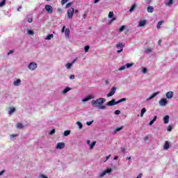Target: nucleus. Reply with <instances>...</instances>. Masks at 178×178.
Wrapping results in <instances>:
<instances>
[{
	"mask_svg": "<svg viewBox=\"0 0 178 178\" xmlns=\"http://www.w3.org/2000/svg\"><path fill=\"white\" fill-rule=\"evenodd\" d=\"M105 102H106V99L105 98H99L96 100H92V106H95V108H98L100 105L105 104Z\"/></svg>",
	"mask_w": 178,
	"mask_h": 178,
	"instance_id": "f257e3e1",
	"label": "nucleus"
},
{
	"mask_svg": "<svg viewBox=\"0 0 178 178\" xmlns=\"http://www.w3.org/2000/svg\"><path fill=\"white\" fill-rule=\"evenodd\" d=\"M112 173V168H108L106 170L99 173V178H102L106 175H111Z\"/></svg>",
	"mask_w": 178,
	"mask_h": 178,
	"instance_id": "f03ea898",
	"label": "nucleus"
},
{
	"mask_svg": "<svg viewBox=\"0 0 178 178\" xmlns=\"http://www.w3.org/2000/svg\"><path fill=\"white\" fill-rule=\"evenodd\" d=\"M115 47L117 48V49H118L117 51L118 54H120V52L123 51V48H124V44L123 43H118L115 44Z\"/></svg>",
	"mask_w": 178,
	"mask_h": 178,
	"instance_id": "7ed1b4c3",
	"label": "nucleus"
},
{
	"mask_svg": "<svg viewBox=\"0 0 178 178\" xmlns=\"http://www.w3.org/2000/svg\"><path fill=\"white\" fill-rule=\"evenodd\" d=\"M38 65L35 62L30 63L28 65V68L29 70L34 71L38 67Z\"/></svg>",
	"mask_w": 178,
	"mask_h": 178,
	"instance_id": "20e7f679",
	"label": "nucleus"
},
{
	"mask_svg": "<svg viewBox=\"0 0 178 178\" xmlns=\"http://www.w3.org/2000/svg\"><path fill=\"white\" fill-rule=\"evenodd\" d=\"M160 106H166L168 105V99L165 98H162L159 102Z\"/></svg>",
	"mask_w": 178,
	"mask_h": 178,
	"instance_id": "39448f33",
	"label": "nucleus"
},
{
	"mask_svg": "<svg viewBox=\"0 0 178 178\" xmlns=\"http://www.w3.org/2000/svg\"><path fill=\"white\" fill-rule=\"evenodd\" d=\"M67 16L69 19H72L73 17V15L74 14V8H71L67 10Z\"/></svg>",
	"mask_w": 178,
	"mask_h": 178,
	"instance_id": "423d86ee",
	"label": "nucleus"
},
{
	"mask_svg": "<svg viewBox=\"0 0 178 178\" xmlns=\"http://www.w3.org/2000/svg\"><path fill=\"white\" fill-rule=\"evenodd\" d=\"M115 92H116V88L113 87L111 88L110 92L107 95V98H109L110 97H113V95H115Z\"/></svg>",
	"mask_w": 178,
	"mask_h": 178,
	"instance_id": "0eeeda50",
	"label": "nucleus"
},
{
	"mask_svg": "<svg viewBox=\"0 0 178 178\" xmlns=\"http://www.w3.org/2000/svg\"><path fill=\"white\" fill-rule=\"evenodd\" d=\"M94 95H89L82 99V102H87V101H90V99H94Z\"/></svg>",
	"mask_w": 178,
	"mask_h": 178,
	"instance_id": "6e6552de",
	"label": "nucleus"
},
{
	"mask_svg": "<svg viewBox=\"0 0 178 178\" xmlns=\"http://www.w3.org/2000/svg\"><path fill=\"white\" fill-rule=\"evenodd\" d=\"M107 106H114V105H118L115 99L106 103Z\"/></svg>",
	"mask_w": 178,
	"mask_h": 178,
	"instance_id": "1a4fd4ad",
	"label": "nucleus"
},
{
	"mask_svg": "<svg viewBox=\"0 0 178 178\" xmlns=\"http://www.w3.org/2000/svg\"><path fill=\"white\" fill-rule=\"evenodd\" d=\"M174 93L172 91H169L165 94V97L168 99H172L173 98Z\"/></svg>",
	"mask_w": 178,
	"mask_h": 178,
	"instance_id": "9d476101",
	"label": "nucleus"
},
{
	"mask_svg": "<svg viewBox=\"0 0 178 178\" xmlns=\"http://www.w3.org/2000/svg\"><path fill=\"white\" fill-rule=\"evenodd\" d=\"M44 9L47 10L48 13H52L53 9L51 5H46Z\"/></svg>",
	"mask_w": 178,
	"mask_h": 178,
	"instance_id": "9b49d317",
	"label": "nucleus"
},
{
	"mask_svg": "<svg viewBox=\"0 0 178 178\" xmlns=\"http://www.w3.org/2000/svg\"><path fill=\"white\" fill-rule=\"evenodd\" d=\"M65 148V143H58L56 145L57 149H63Z\"/></svg>",
	"mask_w": 178,
	"mask_h": 178,
	"instance_id": "f8f14e48",
	"label": "nucleus"
},
{
	"mask_svg": "<svg viewBox=\"0 0 178 178\" xmlns=\"http://www.w3.org/2000/svg\"><path fill=\"white\" fill-rule=\"evenodd\" d=\"M145 24H147V20L143 19V20L139 21L138 26V27H144Z\"/></svg>",
	"mask_w": 178,
	"mask_h": 178,
	"instance_id": "ddd939ff",
	"label": "nucleus"
},
{
	"mask_svg": "<svg viewBox=\"0 0 178 178\" xmlns=\"http://www.w3.org/2000/svg\"><path fill=\"white\" fill-rule=\"evenodd\" d=\"M22 84V80L20 79H17L13 82V86L15 87H19Z\"/></svg>",
	"mask_w": 178,
	"mask_h": 178,
	"instance_id": "4468645a",
	"label": "nucleus"
},
{
	"mask_svg": "<svg viewBox=\"0 0 178 178\" xmlns=\"http://www.w3.org/2000/svg\"><path fill=\"white\" fill-rule=\"evenodd\" d=\"M159 94V92H154L150 97H149L147 99V101H151V99H152L153 98H155V97H156V95H158Z\"/></svg>",
	"mask_w": 178,
	"mask_h": 178,
	"instance_id": "2eb2a0df",
	"label": "nucleus"
},
{
	"mask_svg": "<svg viewBox=\"0 0 178 178\" xmlns=\"http://www.w3.org/2000/svg\"><path fill=\"white\" fill-rule=\"evenodd\" d=\"M169 119H170V116H169V115L164 116V118L163 119V123L165 124H168V123H169Z\"/></svg>",
	"mask_w": 178,
	"mask_h": 178,
	"instance_id": "dca6fc26",
	"label": "nucleus"
},
{
	"mask_svg": "<svg viewBox=\"0 0 178 178\" xmlns=\"http://www.w3.org/2000/svg\"><path fill=\"white\" fill-rule=\"evenodd\" d=\"M69 91H72V89L69 87H67L65 88V90H63L61 92V94H63L65 95V94H67V92H69Z\"/></svg>",
	"mask_w": 178,
	"mask_h": 178,
	"instance_id": "f3484780",
	"label": "nucleus"
},
{
	"mask_svg": "<svg viewBox=\"0 0 178 178\" xmlns=\"http://www.w3.org/2000/svg\"><path fill=\"white\" fill-rule=\"evenodd\" d=\"M158 118V117L156 115L154 116V118H153L152 120H151L149 122V126H152V124H154V123H155V122H156V119Z\"/></svg>",
	"mask_w": 178,
	"mask_h": 178,
	"instance_id": "a211bd4d",
	"label": "nucleus"
},
{
	"mask_svg": "<svg viewBox=\"0 0 178 178\" xmlns=\"http://www.w3.org/2000/svg\"><path fill=\"white\" fill-rule=\"evenodd\" d=\"M54 38V34H49L47 36L44 38V40H47V41H49Z\"/></svg>",
	"mask_w": 178,
	"mask_h": 178,
	"instance_id": "6ab92c4d",
	"label": "nucleus"
},
{
	"mask_svg": "<svg viewBox=\"0 0 178 178\" xmlns=\"http://www.w3.org/2000/svg\"><path fill=\"white\" fill-rule=\"evenodd\" d=\"M170 145H169V142L168 141H165L164 145H163V148L164 149H169L170 148Z\"/></svg>",
	"mask_w": 178,
	"mask_h": 178,
	"instance_id": "aec40b11",
	"label": "nucleus"
},
{
	"mask_svg": "<svg viewBox=\"0 0 178 178\" xmlns=\"http://www.w3.org/2000/svg\"><path fill=\"white\" fill-rule=\"evenodd\" d=\"M147 12L148 13H153L154 12V7L149 6L147 7Z\"/></svg>",
	"mask_w": 178,
	"mask_h": 178,
	"instance_id": "412c9836",
	"label": "nucleus"
},
{
	"mask_svg": "<svg viewBox=\"0 0 178 178\" xmlns=\"http://www.w3.org/2000/svg\"><path fill=\"white\" fill-rule=\"evenodd\" d=\"M70 133H72V131L70 130L65 131L63 133V136H65V137H67V136H70Z\"/></svg>",
	"mask_w": 178,
	"mask_h": 178,
	"instance_id": "4be33fe9",
	"label": "nucleus"
},
{
	"mask_svg": "<svg viewBox=\"0 0 178 178\" xmlns=\"http://www.w3.org/2000/svg\"><path fill=\"white\" fill-rule=\"evenodd\" d=\"M165 5L167 6H172V5H173V0H169L168 1H165Z\"/></svg>",
	"mask_w": 178,
	"mask_h": 178,
	"instance_id": "5701e85b",
	"label": "nucleus"
},
{
	"mask_svg": "<svg viewBox=\"0 0 178 178\" xmlns=\"http://www.w3.org/2000/svg\"><path fill=\"white\" fill-rule=\"evenodd\" d=\"M65 37L69 38V35H70V30L69 29H66L65 31Z\"/></svg>",
	"mask_w": 178,
	"mask_h": 178,
	"instance_id": "b1692460",
	"label": "nucleus"
},
{
	"mask_svg": "<svg viewBox=\"0 0 178 178\" xmlns=\"http://www.w3.org/2000/svg\"><path fill=\"white\" fill-rule=\"evenodd\" d=\"M147 112V109L145 108H143L140 111V117L143 118L144 116V113Z\"/></svg>",
	"mask_w": 178,
	"mask_h": 178,
	"instance_id": "393cba45",
	"label": "nucleus"
},
{
	"mask_svg": "<svg viewBox=\"0 0 178 178\" xmlns=\"http://www.w3.org/2000/svg\"><path fill=\"white\" fill-rule=\"evenodd\" d=\"M23 127H24L23 124H22L20 122H18L17 124V129H19V130H21V129H23Z\"/></svg>",
	"mask_w": 178,
	"mask_h": 178,
	"instance_id": "a878e982",
	"label": "nucleus"
},
{
	"mask_svg": "<svg viewBox=\"0 0 178 178\" xmlns=\"http://www.w3.org/2000/svg\"><path fill=\"white\" fill-rule=\"evenodd\" d=\"M136 6L137 5L136 3H134L133 6L129 9V12L131 13V12H133L134 9H136Z\"/></svg>",
	"mask_w": 178,
	"mask_h": 178,
	"instance_id": "bb28decb",
	"label": "nucleus"
},
{
	"mask_svg": "<svg viewBox=\"0 0 178 178\" xmlns=\"http://www.w3.org/2000/svg\"><path fill=\"white\" fill-rule=\"evenodd\" d=\"M162 24H163V21H160L158 22V24H157L158 30L161 29V26H162Z\"/></svg>",
	"mask_w": 178,
	"mask_h": 178,
	"instance_id": "cd10ccee",
	"label": "nucleus"
},
{
	"mask_svg": "<svg viewBox=\"0 0 178 178\" xmlns=\"http://www.w3.org/2000/svg\"><path fill=\"white\" fill-rule=\"evenodd\" d=\"M16 111V108H11L9 111L8 113L9 115H12V113H15Z\"/></svg>",
	"mask_w": 178,
	"mask_h": 178,
	"instance_id": "c85d7f7f",
	"label": "nucleus"
},
{
	"mask_svg": "<svg viewBox=\"0 0 178 178\" xmlns=\"http://www.w3.org/2000/svg\"><path fill=\"white\" fill-rule=\"evenodd\" d=\"M72 66H73V65L72 64V63H68L65 65V67L66 69H72Z\"/></svg>",
	"mask_w": 178,
	"mask_h": 178,
	"instance_id": "c756f323",
	"label": "nucleus"
},
{
	"mask_svg": "<svg viewBox=\"0 0 178 178\" xmlns=\"http://www.w3.org/2000/svg\"><path fill=\"white\" fill-rule=\"evenodd\" d=\"M76 124H77V126H79V130H81V129H83V124H81V122H76Z\"/></svg>",
	"mask_w": 178,
	"mask_h": 178,
	"instance_id": "7c9ffc66",
	"label": "nucleus"
},
{
	"mask_svg": "<svg viewBox=\"0 0 178 178\" xmlns=\"http://www.w3.org/2000/svg\"><path fill=\"white\" fill-rule=\"evenodd\" d=\"M125 101H126V98H122V99H119L118 101H117L115 104H117V105H118V104H120V102H125Z\"/></svg>",
	"mask_w": 178,
	"mask_h": 178,
	"instance_id": "2f4dec72",
	"label": "nucleus"
},
{
	"mask_svg": "<svg viewBox=\"0 0 178 178\" xmlns=\"http://www.w3.org/2000/svg\"><path fill=\"white\" fill-rule=\"evenodd\" d=\"M95 144H97V141H93V142L90 145V149H92V148H94V147H95Z\"/></svg>",
	"mask_w": 178,
	"mask_h": 178,
	"instance_id": "473e14b6",
	"label": "nucleus"
},
{
	"mask_svg": "<svg viewBox=\"0 0 178 178\" xmlns=\"http://www.w3.org/2000/svg\"><path fill=\"white\" fill-rule=\"evenodd\" d=\"M27 34H28L29 35H34V31L28 29V30H27Z\"/></svg>",
	"mask_w": 178,
	"mask_h": 178,
	"instance_id": "72a5a7b5",
	"label": "nucleus"
},
{
	"mask_svg": "<svg viewBox=\"0 0 178 178\" xmlns=\"http://www.w3.org/2000/svg\"><path fill=\"white\" fill-rule=\"evenodd\" d=\"M126 29V26L122 25V26L120 28L119 32H120V33H122V31H124V29Z\"/></svg>",
	"mask_w": 178,
	"mask_h": 178,
	"instance_id": "f704fd0d",
	"label": "nucleus"
},
{
	"mask_svg": "<svg viewBox=\"0 0 178 178\" xmlns=\"http://www.w3.org/2000/svg\"><path fill=\"white\" fill-rule=\"evenodd\" d=\"M123 129V127H118L114 130V133H118V131H120V130Z\"/></svg>",
	"mask_w": 178,
	"mask_h": 178,
	"instance_id": "c9c22d12",
	"label": "nucleus"
},
{
	"mask_svg": "<svg viewBox=\"0 0 178 178\" xmlns=\"http://www.w3.org/2000/svg\"><path fill=\"white\" fill-rule=\"evenodd\" d=\"M145 52L146 54H150V52H152V49L148 48V49H147L146 50H145Z\"/></svg>",
	"mask_w": 178,
	"mask_h": 178,
	"instance_id": "e433bc0d",
	"label": "nucleus"
},
{
	"mask_svg": "<svg viewBox=\"0 0 178 178\" xmlns=\"http://www.w3.org/2000/svg\"><path fill=\"white\" fill-rule=\"evenodd\" d=\"M5 3H6V0H2V1L0 2V8H2Z\"/></svg>",
	"mask_w": 178,
	"mask_h": 178,
	"instance_id": "4c0bfd02",
	"label": "nucleus"
},
{
	"mask_svg": "<svg viewBox=\"0 0 178 178\" xmlns=\"http://www.w3.org/2000/svg\"><path fill=\"white\" fill-rule=\"evenodd\" d=\"M97 108L98 109H102V110L106 109V106H102V105L99 106Z\"/></svg>",
	"mask_w": 178,
	"mask_h": 178,
	"instance_id": "58836bf2",
	"label": "nucleus"
},
{
	"mask_svg": "<svg viewBox=\"0 0 178 178\" xmlns=\"http://www.w3.org/2000/svg\"><path fill=\"white\" fill-rule=\"evenodd\" d=\"M84 49H85V52H88L90 49V46L89 45L85 46Z\"/></svg>",
	"mask_w": 178,
	"mask_h": 178,
	"instance_id": "ea45409f",
	"label": "nucleus"
},
{
	"mask_svg": "<svg viewBox=\"0 0 178 178\" xmlns=\"http://www.w3.org/2000/svg\"><path fill=\"white\" fill-rule=\"evenodd\" d=\"M113 15H114L113 12H110L108 13V18L112 19V17H113Z\"/></svg>",
	"mask_w": 178,
	"mask_h": 178,
	"instance_id": "a19ab883",
	"label": "nucleus"
},
{
	"mask_svg": "<svg viewBox=\"0 0 178 178\" xmlns=\"http://www.w3.org/2000/svg\"><path fill=\"white\" fill-rule=\"evenodd\" d=\"M147 72V67H143L142 69V72L143 73V74H146Z\"/></svg>",
	"mask_w": 178,
	"mask_h": 178,
	"instance_id": "79ce46f5",
	"label": "nucleus"
},
{
	"mask_svg": "<svg viewBox=\"0 0 178 178\" xmlns=\"http://www.w3.org/2000/svg\"><path fill=\"white\" fill-rule=\"evenodd\" d=\"M126 69V65H122L121 67L118 69L120 72H122V70H124Z\"/></svg>",
	"mask_w": 178,
	"mask_h": 178,
	"instance_id": "37998d69",
	"label": "nucleus"
},
{
	"mask_svg": "<svg viewBox=\"0 0 178 178\" xmlns=\"http://www.w3.org/2000/svg\"><path fill=\"white\" fill-rule=\"evenodd\" d=\"M38 178H48V177L43 174H40L39 175Z\"/></svg>",
	"mask_w": 178,
	"mask_h": 178,
	"instance_id": "c03bdc74",
	"label": "nucleus"
},
{
	"mask_svg": "<svg viewBox=\"0 0 178 178\" xmlns=\"http://www.w3.org/2000/svg\"><path fill=\"white\" fill-rule=\"evenodd\" d=\"M92 123H94V120L90 121V122H87L86 124L88 126H91L92 124Z\"/></svg>",
	"mask_w": 178,
	"mask_h": 178,
	"instance_id": "a18cd8bd",
	"label": "nucleus"
},
{
	"mask_svg": "<svg viewBox=\"0 0 178 178\" xmlns=\"http://www.w3.org/2000/svg\"><path fill=\"white\" fill-rule=\"evenodd\" d=\"M67 2H69V0H62L61 5H65V3H67Z\"/></svg>",
	"mask_w": 178,
	"mask_h": 178,
	"instance_id": "49530a36",
	"label": "nucleus"
},
{
	"mask_svg": "<svg viewBox=\"0 0 178 178\" xmlns=\"http://www.w3.org/2000/svg\"><path fill=\"white\" fill-rule=\"evenodd\" d=\"M72 2L68 3L66 4L65 8H70V6H72Z\"/></svg>",
	"mask_w": 178,
	"mask_h": 178,
	"instance_id": "de8ad7c7",
	"label": "nucleus"
},
{
	"mask_svg": "<svg viewBox=\"0 0 178 178\" xmlns=\"http://www.w3.org/2000/svg\"><path fill=\"white\" fill-rule=\"evenodd\" d=\"M27 19H28V23H33V18L27 17Z\"/></svg>",
	"mask_w": 178,
	"mask_h": 178,
	"instance_id": "09e8293b",
	"label": "nucleus"
},
{
	"mask_svg": "<svg viewBox=\"0 0 178 178\" xmlns=\"http://www.w3.org/2000/svg\"><path fill=\"white\" fill-rule=\"evenodd\" d=\"M133 63H127L125 66L129 69V67H131L133 66Z\"/></svg>",
	"mask_w": 178,
	"mask_h": 178,
	"instance_id": "8fccbe9b",
	"label": "nucleus"
},
{
	"mask_svg": "<svg viewBox=\"0 0 178 178\" xmlns=\"http://www.w3.org/2000/svg\"><path fill=\"white\" fill-rule=\"evenodd\" d=\"M120 149H121V152H122V154H124V153L126 152V148L122 147L120 148Z\"/></svg>",
	"mask_w": 178,
	"mask_h": 178,
	"instance_id": "3c124183",
	"label": "nucleus"
},
{
	"mask_svg": "<svg viewBox=\"0 0 178 178\" xmlns=\"http://www.w3.org/2000/svg\"><path fill=\"white\" fill-rule=\"evenodd\" d=\"M114 114H115V115H120V110H116V111L114 112Z\"/></svg>",
	"mask_w": 178,
	"mask_h": 178,
	"instance_id": "603ef678",
	"label": "nucleus"
},
{
	"mask_svg": "<svg viewBox=\"0 0 178 178\" xmlns=\"http://www.w3.org/2000/svg\"><path fill=\"white\" fill-rule=\"evenodd\" d=\"M49 134L50 136H52V134H55V129H52V130L49 133Z\"/></svg>",
	"mask_w": 178,
	"mask_h": 178,
	"instance_id": "864d4df0",
	"label": "nucleus"
},
{
	"mask_svg": "<svg viewBox=\"0 0 178 178\" xmlns=\"http://www.w3.org/2000/svg\"><path fill=\"white\" fill-rule=\"evenodd\" d=\"M167 130H168V131H172V126H171V125H169V126L167 127Z\"/></svg>",
	"mask_w": 178,
	"mask_h": 178,
	"instance_id": "5fc2aeb1",
	"label": "nucleus"
},
{
	"mask_svg": "<svg viewBox=\"0 0 178 178\" xmlns=\"http://www.w3.org/2000/svg\"><path fill=\"white\" fill-rule=\"evenodd\" d=\"M115 20H116V17H112L111 22L108 23V24H111L112 22H115Z\"/></svg>",
	"mask_w": 178,
	"mask_h": 178,
	"instance_id": "6e6d98bb",
	"label": "nucleus"
},
{
	"mask_svg": "<svg viewBox=\"0 0 178 178\" xmlns=\"http://www.w3.org/2000/svg\"><path fill=\"white\" fill-rule=\"evenodd\" d=\"M70 80H74V79H75L74 74H72V75L70 76Z\"/></svg>",
	"mask_w": 178,
	"mask_h": 178,
	"instance_id": "4d7b16f0",
	"label": "nucleus"
},
{
	"mask_svg": "<svg viewBox=\"0 0 178 178\" xmlns=\"http://www.w3.org/2000/svg\"><path fill=\"white\" fill-rule=\"evenodd\" d=\"M15 137H17V134H13V135H10V138H15Z\"/></svg>",
	"mask_w": 178,
	"mask_h": 178,
	"instance_id": "13d9d810",
	"label": "nucleus"
},
{
	"mask_svg": "<svg viewBox=\"0 0 178 178\" xmlns=\"http://www.w3.org/2000/svg\"><path fill=\"white\" fill-rule=\"evenodd\" d=\"M110 158H111V154L106 157V159L104 160V162H106Z\"/></svg>",
	"mask_w": 178,
	"mask_h": 178,
	"instance_id": "bf43d9fd",
	"label": "nucleus"
},
{
	"mask_svg": "<svg viewBox=\"0 0 178 178\" xmlns=\"http://www.w3.org/2000/svg\"><path fill=\"white\" fill-rule=\"evenodd\" d=\"M77 61V58H76L75 59H74L72 61V65H74V63H76V62Z\"/></svg>",
	"mask_w": 178,
	"mask_h": 178,
	"instance_id": "052dcab7",
	"label": "nucleus"
},
{
	"mask_svg": "<svg viewBox=\"0 0 178 178\" xmlns=\"http://www.w3.org/2000/svg\"><path fill=\"white\" fill-rule=\"evenodd\" d=\"M5 173V170H3L0 172V176H2Z\"/></svg>",
	"mask_w": 178,
	"mask_h": 178,
	"instance_id": "680f3d73",
	"label": "nucleus"
},
{
	"mask_svg": "<svg viewBox=\"0 0 178 178\" xmlns=\"http://www.w3.org/2000/svg\"><path fill=\"white\" fill-rule=\"evenodd\" d=\"M146 3H147L148 5H149V3H151V0H145Z\"/></svg>",
	"mask_w": 178,
	"mask_h": 178,
	"instance_id": "e2e57ef3",
	"label": "nucleus"
},
{
	"mask_svg": "<svg viewBox=\"0 0 178 178\" xmlns=\"http://www.w3.org/2000/svg\"><path fill=\"white\" fill-rule=\"evenodd\" d=\"M65 29H66V26L63 27L62 31H61L62 33H65Z\"/></svg>",
	"mask_w": 178,
	"mask_h": 178,
	"instance_id": "0e129e2a",
	"label": "nucleus"
},
{
	"mask_svg": "<svg viewBox=\"0 0 178 178\" xmlns=\"http://www.w3.org/2000/svg\"><path fill=\"white\" fill-rule=\"evenodd\" d=\"M86 143L88 144V145H90L91 144V141H90V140H87L86 141Z\"/></svg>",
	"mask_w": 178,
	"mask_h": 178,
	"instance_id": "69168bd1",
	"label": "nucleus"
},
{
	"mask_svg": "<svg viewBox=\"0 0 178 178\" xmlns=\"http://www.w3.org/2000/svg\"><path fill=\"white\" fill-rule=\"evenodd\" d=\"M118 156H114L113 160H114V161H118Z\"/></svg>",
	"mask_w": 178,
	"mask_h": 178,
	"instance_id": "338daca9",
	"label": "nucleus"
},
{
	"mask_svg": "<svg viewBox=\"0 0 178 178\" xmlns=\"http://www.w3.org/2000/svg\"><path fill=\"white\" fill-rule=\"evenodd\" d=\"M162 42V40H159V41H158V44H159V45H161V43Z\"/></svg>",
	"mask_w": 178,
	"mask_h": 178,
	"instance_id": "774afa93",
	"label": "nucleus"
}]
</instances>
